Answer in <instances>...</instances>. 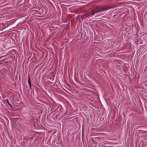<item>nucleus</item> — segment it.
<instances>
[{"mask_svg": "<svg viewBox=\"0 0 147 147\" xmlns=\"http://www.w3.org/2000/svg\"><path fill=\"white\" fill-rule=\"evenodd\" d=\"M110 8V7H107L106 8L103 7V6H96L94 7V10H91L90 12L89 13V15L93 16L94 15L95 13H97L102 11H105Z\"/></svg>", "mask_w": 147, "mask_h": 147, "instance_id": "obj_1", "label": "nucleus"}, {"mask_svg": "<svg viewBox=\"0 0 147 147\" xmlns=\"http://www.w3.org/2000/svg\"><path fill=\"white\" fill-rule=\"evenodd\" d=\"M28 84L30 86V88L31 89H32V86H31V82L30 76H29L28 77Z\"/></svg>", "mask_w": 147, "mask_h": 147, "instance_id": "obj_2", "label": "nucleus"}, {"mask_svg": "<svg viewBox=\"0 0 147 147\" xmlns=\"http://www.w3.org/2000/svg\"><path fill=\"white\" fill-rule=\"evenodd\" d=\"M6 101H7V103H8V104L10 106V107H11V108H12V106L10 104V103L9 102V100H8V99H7L6 100Z\"/></svg>", "mask_w": 147, "mask_h": 147, "instance_id": "obj_3", "label": "nucleus"}, {"mask_svg": "<svg viewBox=\"0 0 147 147\" xmlns=\"http://www.w3.org/2000/svg\"><path fill=\"white\" fill-rule=\"evenodd\" d=\"M104 146H102V145H101V146H99V147H104Z\"/></svg>", "mask_w": 147, "mask_h": 147, "instance_id": "obj_4", "label": "nucleus"}]
</instances>
